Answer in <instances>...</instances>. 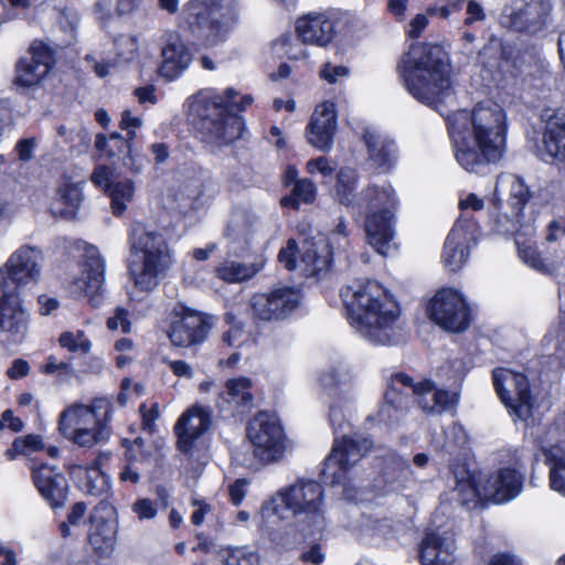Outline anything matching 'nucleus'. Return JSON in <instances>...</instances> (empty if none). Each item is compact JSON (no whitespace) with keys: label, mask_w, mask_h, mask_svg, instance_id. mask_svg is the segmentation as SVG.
I'll use <instances>...</instances> for the list:
<instances>
[{"label":"nucleus","mask_w":565,"mask_h":565,"mask_svg":"<svg viewBox=\"0 0 565 565\" xmlns=\"http://www.w3.org/2000/svg\"><path fill=\"white\" fill-rule=\"evenodd\" d=\"M351 327L374 344H391L397 334L398 305L373 280H356L341 289Z\"/></svg>","instance_id":"obj_3"},{"label":"nucleus","mask_w":565,"mask_h":565,"mask_svg":"<svg viewBox=\"0 0 565 565\" xmlns=\"http://www.w3.org/2000/svg\"><path fill=\"white\" fill-rule=\"evenodd\" d=\"M254 457L262 463L280 460L287 449V438L278 418L267 412L256 414L246 426Z\"/></svg>","instance_id":"obj_12"},{"label":"nucleus","mask_w":565,"mask_h":565,"mask_svg":"<svg viewBox=\"0 0 565 565\" xmlns=\"http://www.w3.org/2000/svg\"><path fill=\"white\" fill-rule=\"evenodd\" d=\"M139 411L142 429L149 434L153 433L156 430V422L159 418V405L153 403L148 407L146 404H142Z\"/></svg>","instance_id":"obj_55"},{"label":"nucleus","mask_w":565,"mask_h":565,"mask_svg":"<svg viewBox=\"0 0 565 565\" xmlns=\"http://www.w3.org/2000/svg\"><path fill=\"white\" fill-rule=\"evenodd\" d=\"M454 490L458 492L462 503H468L476 499L483 500V482L481 483L471 471L465 467H459L454 471Z\"/></svg>","instance_id":"obj_41"},{"label":"nucleus","mask_w":565,"mask_h":565,"mask_svg":"<svg viewBox=\"0 0 565 565\" xmlns=\"http://www.w3.org/2000/svg\"><path fill=\"white\" fill-rule=\"evenodd\" d=\"M44 447L43 440L38 435L18 437L9 447L4 456L8 460H14L18 456H30Z\"/></svg>","instance_id":"obj_49"},{"label":"nucleus","mask_w":565,"mask_h":565,"mask_svg":"<svg viewBox=\"0 0 565 565\" xmlns=\"http://www.w3.org/2000/svg\"><path fill=\"white\" fill-rule=\"evenodd\" d=\"M258 270L259 268L254 264L246 265L234 260H226L216 268L217 276L227 282H241L249 279Z\"/></svg>","instance_id":"obj_46"},{"label":"nucleus","mask_w":565,"mask_h":565,"mask_svg":"<svg viewBox=\"0 0 565 565\" xmlns=\"http://www.w3.org/2000/svg\"><path fill=\"white\" fill-rule=\"evenodd\" d=\"M495 391L511 416L525 423H535L540 414L524 374L507 367L492 373Z\"/></svg>","instance_id":"obj_11"},{"label":"nucleus","mask_w":565,"mask_h":565,"mask_svg":"<svg viewBox=\"0 0 565 565\" xmlns=\"http://www.w3.org/2000/svg\"><path fill=\"white\" fill-rule=\"evenodd\" d=\"M42 259L38 248L26 245L19 247L6 263L9 278L20 286L38 282Z\"/></svg>","instance_id":"obj_30"},{"label":"nucleus","mask_w":565,"mask_h":565,"mask_svg":"<svg viewBox=\"0 0 565 565\" xmlns=\"http://www.w3.org/2000/svg\"><path fill=\"white\" fill-rule=\"evenodd\" d=\"M306 168L308 173H320L324 178L331 177L334 171V167L331 164L329 159L323 156L310 159L307 162Z\"/></svg>","instance_id":"obj_57"},{"label":"nucleus","mask_w":565,"mask_h":565,"mask_svg":"<svg viewBox=\"0 0 565 565\" xmlns=\"http://www.w3.org/2000/svg\"><path fill=\"white\" fill-rule=\"evenodd\" d=\"M142 126V119L138 116H132L130 110H124L120 119V128L127 130L129 140L136 137V130Z\"/></svg>","instance_id":"obj_64"},{"label":"nucleus","mask_w":565,"mask_h":565,"mask_svg":"<svg viewBox=\"0 0 565 565\" xmlns=\"http://www.w3.org/2000/svg\"><path fill=\"white\" fill-rule=\"evenodd\" d=\"M341 15L334 10L311 11L296 21L297 36L305 44L329 46L339 33Z\"/></svg>","instance_id":"obj_19"},{"label":"nucleus","mask_w":565,"mask_h":565,"mask_svg":"<svg viewBox=\"0 0 565 565\" xmlns=\"http://www.w3.org/2000/svg\"><path fill=\"white\" fill-rule=\"evenodd\" d=\"M111 174V170L108 167L98 166L92 173L90 180L96 186L102 188L105 192H107L114 183L110 181Z\"/></svg>","instance_id":"obj_62"},{"label":"nucleus","mask_w":565,"mask_h":565,"mask_svg":"<svg viewBox=\"0 0 565 565\" xmlns=\"http://www.w3.org/2000/svg\"><path fill=\"white\" fill-rule=\"evenodd\" d=\"M53 63L50 49L42 42H34L26 56H23L17 66V84L30 87L40 83L49 73Z\"/></svg>","instance_id":"obj_29"},{"label":"nucleus","mask_w":565,"mask_h":565,"mask_svg":"<svg viewBox=\"0 0 565 565\" xmlns=\"http://www.w3.org/2000/svg\"><path fill=\"white\" fill-rule=\"evenodd\" d=\"M515 245L518 248L519 257L530 267L542 271V273H548L551 270V267L545 264L541 255L537 253L534 245L527 241L523 239L520 234H516L515 237Z\"/></svg>","instance_id":"obj_48"},{"label":"nucleus","mask_w":565,"mask_h":565,"mask_svg":"<svg viewBox=\"0 0 565 565\" xmlns=\"http://www.w3.org/2000/svg\"><path fill=\"white\" fill-rule=\"evenodd\" d=\"M358 183V173L352 168H341L337 175L334 194L337 200L344 205L354 204V190Z\"/></svg>","instance_id":"obj_45"},{"label":"nucleus","mask_w":565,"mask_h":565,"mask_svg":"<svg viewBox=\"0 0 565 565\" xmlns=\"http://www.w3.org/2000/svg\"><path fill=\"white\" fill-rule=\"evenodd\" d=\"M237 15L236 0H189L182 7L179 25L194 44L212 47L225 41Z\"/></svg>","instance_id":"obj_8"},{"label":"nucleus","mask_w":565,"mask_h":565,"mask_svg":"<svg viewBox=\"0 0 565 565\" xmlns=\"http://www.w3.org/2000/svg\"><path fill=\"white\" fill-rule=\"evenodd\" d=\"M43 371L46 374H58L62 376H73L75 374L71 362L58 361L53 355L47 358Z\"/></svg>","instance_id":"obj_56"},{"label":"nucleus","mask_w":565,"mask_h":565,"mask_svg":"<svg viewBox=\"0 0 565 565\" xmlns=\"http://www.w3.org/2000/svg\"><path fill=\"white\" fill-rule=\"evenodd\" d=\"M33 482L43 499L52 507L60 508L67 498L68 483L65 476L54 467L42 465L32 471Z\"/></svg>","instance_id":"obj_33"},{"label":"nucleus","mask_w":565,"mask_h":565,"mask_svg":"<svg viewBox=\"0 0 565 565\" xmlns=\"http://www.w3.org/2000/svg\"><path fill=\"white\" fill-rule=\"evenodd\" d=\"M161 56L160 74L170 81L179 77L192 61L190 50L177 32H168L163 35Z\"/></svg>","instance_id":"obj_31"},{"label":"nucleus","mask_w":565,"mask_h":565,"mask_svg":"<svg viewBox=\"0 0 565 565\" xmlns=\"http://www.w3.org/2000/svg\"><path fill=\"white\" fill-rule=\"evenodd\" d=\"M320 75L328 83L334 84L339 78L347 77L349 75V68L343 65L327 63L321 70Z\"/></svg>","instance_id":"obj_63"},{"label":"nucleus","mask_w":565,"mask_h":565,"mask_svg":"<svg viewBox=\"0 0 565 565\" xmlns=\"http://www.w3.org/2000/svg\"><path fill=\"white\" fill-rule=\"evenodd\" d=\"M253 404L252 381L241 376L226 381L225 392L220 395L217 401V408L221 413L241 416L249 411Z\"/></svg>","instance_id":"obj_32"},{"label":"nucleus","mask_w":565,"mask_h":565,"mask_svg":"<svg viewBox=\"0 0 565 565\" xmlns=\"http://www.w3.org/2000/svg\"><path fill=\"white\" fill-rule=\"evenodd\" d=\"M114 508L107 501H100L93 510L89 521L92 527L88 542L94 553L99 557H109L117 543V524L110 516Z\"/></svg>","instance_id":"obj_23"},{"label":"nucleus","mask_w":565,"mask_h":565,"mask_svg":"<svg viewBox=\"0 0 565 565\" xmlns=\"http://www.w3.org/2000/svg\"><path fill=\"white\" fill-rule=\"evenodd\" d=\"M73 475L77 479L81 489L89 495H102L110 489L109 477L97 466L76 467Z\"/></svg>","instance_id":"obj_40"},{"label":"nucleus","mask_w":565,"mask_h":565,"mask_svg":"<svg viewBox=\"0 0 565 565\" xmlns=\"http://www.w3.org/2000/svg\"><path fill=\"white\" fill-rule=\"evenodd\" d=\"M132 512L138 516L139 520H152L157 515V509L153 502L149 499H139L132 507Z\"/></svg>","instance_id":"obj_59"},{"label":"nucleus","mask_w":565,"mask_h":565,"mask_svg":"<svg viewBox=\"0 0 565 565\" xmlns=\"http://www.w3.org/2000/svg\"><path fill=\"white\" fill-rule=\"evenodd\" d=\"M412 394L419 407L427 413L440 414L451 409L458 402V393L435 390L429 380L414 379L404 372L392 373L387 380L384 402L376 414L377 420L393 426L405 414L407 396Z\"/></svg>","instance_id":"obj_6"},{"label":"nucleus","mask_w":565,"mask_h":565,"mask_svg":"<svg viewBox=\"0 0 565 565\" xmlns=\"http://www.w3.org/2000/svg\"><path fill=\"white\" fill-rule=\"evenodd\" d=\"M363 140L371 167L380 171L391 169L397 154L395 141L374 127L364 130Z\"/></svg>","instance_id":"obj_34"},{"label":"nucleus","mask_w":565,"mask_h":565,"mask_svg":"<svg viewBox=\"0 0 565 565\" xmlns=\"http://www.w3.org/2000/svg\"><path fill=\"white\" fill-rule=\"evenodd\" d=\"M542 151L550 159L565 158V111H555L546 121Z\"/></svg>","instance_id":"obj_37"},{"label":"nucleus","mask_w":565,"mask_h":565,"mask_svg":"<svg viewBox=\"0 0 565 565\" xmlns=\"http://www.w3.org/2000/svg\"><path fill=\"white\" fill-rule=\"evenodd\" d=\"M523 488V476L516 468H501L483 481V500L505 503L516 498Z\"/></svg>","instance_id":"obj_27"},{"label":"nucleus","mask_w":565,"mask_h":565,"mask_svg":"<svg viewBox=\"0 0 565 565\" xmlns=\"http://www.w3.org/2000/svg\"><path fill=\"white\" fill-rule=\"evenodd\" d=\"M299 264L296 262L298 246L295 239H289L278 254V260L288 270L297 267L308 277L318 276L326 271L331 264L332 252L324 238L317 241H305Z\"/></svg>","instance_id":"obj_16"},{"label":"nucleus","mask_w":565,"mask_h":565,"mask_svg":"<svg viewBox=\"0 0 565 565\" xmlns=\"http://www.w3.org/2000/svg\"><path fill=\"white\" fill-rule=\"evenodd\" d=\"M106 193L110 198L113 213L116 216H120L134 199L135 183L128 179L114 182Z\"/></svg>","instance_id":"obj_44"},{"label":"nucleus","mask_w":565,"mask_h":565,"mask_svg":"<svg viewBox=\"0 0 565 565\" xmlns=\"http://www.w3.org/2000/svg\"><path fill=\"white\" fill-rule=\"evenodd\" d=\"M373 447L372 440L362 436L335 439L331 454L324 460L322 473L331 482H341L344 475Z\"/></svg>","instance_id":"obj_18"},{"label":"nucleus","mask_w":565,"mask_h":565,"mask_svg":"<svg viewBox=\"0 0 565 565\" xmlns=\"http://www.w3.org/2000/svg\"><path fill=\"white\" fill-rule=\"evenodd\" d=\"M225 321L230 324V329L222 337L223 343L227 347H239L245 339L243 324L232 312L225 315Z\"/></svg>","instance_id":"obj_53"},{"label":"nucleus","mask_w":565,"mask_h":565,"mask_svg":"<svg viewBox=\"0 0 565 565\" xmlns=\"http://www.w3.org/2000/svg\"><path fill=\"white\" fill-rule=\"evenodd\" d=\"M515 75L545 81L550 76V64L540 50L532 47L519 52L513 58Z\"/></svg>","instance_id":"obj_38"},{"label":"nucleus","mask_w":565,"mask_h":565,"mask_svg":"<svg viewBox=\"0 0 565 565\" xmlns=\"http://www.w3.org/2000/svg\"><path fill=\"white\" fill-rule=\"evenodd\" d=\"M260 516L268 531H276L279 522L295 518L303 536L321 534L327 527L323 489L312 480L282 487L262 504Z\"/></svg>","instance_id":"obj_5"},{"label":"nucleus","mask_w":565,"mask_h":565,"mask_svg":"<svg viewBox=\"0 0 565 565\" xmlns=\"http://www.w3.org/2000/svg\"><path fill=\"white\" fill-rule=\"evenodd\" d=\"M105 263L94 246H86L81 276L71 282V292L85 297L93 306L99 303L104 285Z\"/></svg>","instance_id":"obj_21"},{"label":"nucleus","mask_w":565,"mask_h":565,"mask_svg":"<svg viewBox=\"0 0 565 565\" xmlns=\"http://www.w3.org/2000/svg\"><path fill=\"white\" fill-rule=\"evenodd\" d=\"M492 209V226L495 232L499 234H511L518 231V224L520 223L522 217H514V210H512V214L509 215L507 213H501L502 205L499 209H495L494 204L490 201Z\"/></svg>","instance_id":"obj_52"},{"label":"nucleus","mask_w":565,"mask_h":565,"mask_svg":"<svg viewBox=\"0 0 565 565\" xmlns=\"http://www.w3.org/2000/svg\"><path fill=\"white\" fill-rule=\"evenodd\" d=\"M58 342L62 348L73 353L87 354L92 349V342L82 330L65 331L60 335Z\"/></svg>","instance_id":"obj_51"},{"label":"nucleus","mask_w":565,"mask_h":565,"mask_svg":"<svg viewBox=\"0 0 565 565\" xmlns=\"http://www.w3.org/2000/svg\"><path fill=\"white\" fill-rule=\"evenodd\" d=\"M139 0H96L93 13L102 28H107L115 18L131 14Z\"/></svg>","instance_id":"obj_39"},{"label":"nucleus","mask_w":565,"mask_h":565,"mask_svg":"<svg viewBox=\"0 0 565 565\" xmlns=\"http://www.w3.org/2000/svg\"><path fill=\"white\" fill-rule=\"evenodd\" d=\"M537 443L550 467V488L565 497V413L537 436Z\"/></svg>","instance_id":"obj_15"},{"label":"nucleus","mask_w":565,"mask_h":565,"mask_svg":"<svg viewBox=\"0 0 565 565\" xmlns=\"http://www.w3.org/2000/svg\"><path fill=\"white\" fill-rule=\"evenodd\" d=\"M128 271L134 287L142 292L154 290L174 263L173 252L162 233L135 225L129 233Z\"/></svg>","instance_id":"obj_7"},{"label":"nucleus","mask_w":565,"mask_h":565,"mask_svg":"<svg viewBox=\"0 0 565 565\" xmlns=\"http://www.w3.org/2000/svg\"><path fill=\"white\" fill-rule=\"evenodd\" d=\"M114 51L117 63H128L138 56V39L130 34H121L114 39Z\"/></svg>","instance_id":"obj_50"},{"label":"nucleus","mask_w":565,"mask_h":565,"mask_svg":"<svg viewBox=\"0 0 565 565\" xmlns=\"http://www.w3.org/2000/svg\"><path fill=\"white\" fill-rule=\"evenodd\" d=\"M216 557L222 565H259L260 555L247 545L221 546L216 551Z\"/></svg>","instance_id":"obj_42"},{"label":"nucleus","mask_w":565,"mask_h":565,"mask_svg":"<svg viewBox=\"0 0 565 565\" xmlns=\"http://www.w3.org/2000/svg\"><path fill=\"white\" fill-rule=\"evenodd\" d=\"M300 291L292 287H278L268 294L255 295L252 300L254 315L265 321L289 316L299 305Z\"/></svg>","instance_id":"obj_22"},{"label":"nucleus","mask_w":565,"mask_h":565,"mask_svg":"<svg viewBox=\"0 0 565 565\" xmlns=\"http://www.w3.org/2000/svg\"><path fill=\"white\" fill-rule=\"evenodd\" d=\"M477 244V227L466 218H459L447 235L441 263L451 273L460 270L468 262L471 248Z\"/></svg>","instance_id":"obj_20"},{"label":"nucleus","mask_w":565,"mask_h":565,"mask_svg":"<svg viewBox=\"0 0 565 565\" xmlns=\"http://www.w3.org/2000/svg\"><path fill=\"white\" fill-rule=\"evenodd\" d=\"M107 327L109 330L120 329L124 333L130 332L131 323L128 319V311L121 307L116 308L115 315L107 320Z\"/></svg>","instance_id":"obj_58"},{"label":"nucleus","mask_w":565,"mask_h":565,"mask_svg":"<svg viewBox=\"0 0 565 565\" xmlns=\"http://www.w3.org/2000/svg\"><path fill=\"white\" fill-rule=\"evenodd\" d=\"M457 162L467 171L498 162L507 148L508 118L504 108L492 100L476 104L447 117Z\"/></svg>","instance_id":"obj_1"},{"label":"nucleus","mask_w":565,"mask_h":565,"mask_svg":"<svg viewBox=\"0 0 565 565\" xmlns=\"http://www.w3.org/2000/svg\"><path fill=\"white\" fill-rule=\"evenodd\" d=\"M544 0H514L507 10L509 26L519 32H534L541 29L550 12Z\"/></svg>","instance_id":"obj_26"},{"label":"nucleus","mask_w":565,"mask_h":565,"mask_svg":"<svg viewBox=\"0 0 565 565\" xmlns=\"http://www.w3.org/2000/svg\"><path fill=\"white\" fill-rule=\"evenodd\" d=\"M237 97L238 92L233 87L222 92L204 88L185 100L186 116L203 141L222 146L242 136L244 119L238 113L244 111L253 103V97L243 95L238 102Z\"/></svg>","instance_id":"obj_2"},{"label":"nucleus","mask_w":565,"mask_h":565,"mask_svg":"<svg viewBox=\"0 0 565 565\" xmlns=\"http://www.w3.org/2000/svg\"><path fill=\"white\" fill-rule=\"evenodd\" d=\"M210 316L175 305L166 318V334L175 347L189 348L203 343L212 329Z\"/></svg>","instance_id":"obj_13"},{"label":"nucleus","mask_w":565,"mask_h":565,"mask_svg":"<svg viewBox=\"0 0 565 565\" xmlns=\"http://www.w3.org/2000/svg\"><path fill=\"white\" fill-rule=\"evenodd\" d=\"M56 195L62 203L71 209L70 213L72 214L79 206L83 199L81 183L63 177L58 182Z\"/></svg>","instance_id":"obj_47"},{"label":"nucleus","mask_w":565,"mask_h":565,"mask_svg":"<svg viewBox=\"0 0 565 565\" xmlns=\"http://www.w3.org/2000/svg\"><path fill=\"white\" fill-rule=\"evenodd\" d=\"M29 318L15 289L9 290L8 278L0 270V335L21 342L28 332Z\"/></svg>","instance_id":"obj_17"},{"label":"nucleus","mask_w":565,"mask_h":565,"mask_svg":"<svg viewBox=\"0 0 565 565\" xmlns=\"http://www.w3.org/2000/svg\"><path fill=\"white\" fill-rule=\"evenodd\" d=\"M458 207L461 212H478L484 207V200L476 193H463L459 198Z\"/></svg>","instance_id":"obj_61"},{"label":"nucleus","mask_w":565,"mask_h":565,"mask_svg":"<svg viewBox=\"0 0 565 565\" xmlns=\"http://www.w3.org/2000/svg\"><path fill=\"white\" fill-rule=\"evenodd\" d=\"M87 507L84 502H76L72 505L67 520L62 522L60 525V531L63 537H68L73 533L71 531V526H78L84 521V516L86 514Z\"/></svg>","instance_id":"obj_54"},{"label":"nucleus","mask_w":565,"mask_h":565,"mask_svg":"<svg viewBox=\"0 0 565 565\" xmlns=\"http://www.w3.org/2000/svg\"><path fill=\"white\" fill-rule=\"evenodd\" d=\"M362 194L367 202L365 220L367 242L376 253L388 256L397 248L395 215L399 200L391 184L367 186Z\"/></svg>","instance_id":"obj_10"},{"label":"nucleus","mask_w":565,"mask_h":565,"mask_svg":"<svg viewBox=\"0 0 565 565\" xmlns=\"http://www.w3.org/2000/svg\"><path fill=\"white\" fill-rule=\"evenodd\" d=\"M407 92L419 103L438 108L455 94L451 65L439 45L414 46L398 64Z\"/></svg>","instance_id":"obj_4"},{"label":"nucleus","mask_w":565,"mask_h":565,"mask_svg":"<svg viewBox=\"0 0 565 565\" xmlns=\"http://www.w3.org/2000/svg\"><path fill=\"white\" fill-rule=\"evenodd\" d=\"M212 422V411L209 406L195 404L188 408L174 426L178 436V447L188 452L194 441L209 429Z\"/></svg>","instance_id":"obj_25"},{"label":"nucleus","mask_w":565,"mask_h":565,"mask_svg":"<svg viewBox=\"0 0 565 565\" xmlns=\"http://www.w3.org/2000/svg\"><path fill=\"white\" fill-rule=\"evenodd\" d=\"M114 407L106 397L94 398L89 404L75 403L58 416L61 434L79 447L92 448L111 435Z\"/></svg>","instance_id":"obj_9"},{"label":"nucleus","mask_w":565,"mask_h":565,"mask_svg":"<svg viewBox=\"0 0 565 565\" xmlns=\"http://www.w3.org/2000/svg\"><path fill=\"white\" fill-rule=\"evenodd\" d=\"M130 142L131 140H125L119 134L114 132L109 138H106L104 135H97L95 146L98 151L105 153L108 158L124 156L125 166L138 173L142 170V162L132 154Z\"/></svg>","instance_id":"obj_36"},{"label":"nucleus","mask_w":565,"mask_h":565,"mask_svg":"<svg viewBox=\"0 0 565 565\" xmlns=\"http://www.w3.org/2000/svg\"><path fill=\"white\" fill-rule=\"evenodd\" d=\"M337 130L335 105L332 102L319 104L307 126L308 142L321 151H329L332 147Z\"/></svg>","instance_id":"obj_28"},{"label":"nucleus","mask_w":565,"mask_h":565,"mask_svg":"<svg viewBox=\"0 0 565 565\" xmlns=\"http://www.w3.org/2000/svg\"><path fill=\"white\" fill-rule=\"evenodd\" d=\"M456 548L451 530L428 529L418 544V559L422 565H452Z\"/></svg>","instance_id":"obj_24"},{"label":"nucleus","mask_w":565,"mask_h":565,"mask_svg":"<svg viewBox=\"0 0 565 565\" xmlns=\"http://www.w3.org/2000/svg\"><path fill=\"white\" fill-rule=\"evenodd\" d=\"M300 559L309 565H321L326 559V553L320 544L315 543L301 553Z\"/></svg>","instance_id":"obj_60"},{"label":"nucleus","mask_w":565,"mask_h":565,"mask_svg":"<svg viewBox=\"0 0 565 565\" xmlns=\"http://www.w3.org/2000/svg\"><path fill=\"white\" fill-rule=\"evenodd\" d=\"M428 317L449 332H462L470 324V310L463 295L455 288H441L427 303Z\"/></svg>","instance_id":"obj_14"},{"label":"nucleus","mask_w":565,"mask_h":565,"mask_svg":"<svg viewBox=\"0 0 565 565\" xmlns=\"http://www.w3.org/2000/svg\"><path fill=\"white\" fill-rule=\"evenodd\" d=\"M317 198V186L308 178H301L291 188L290 194L281 198V205L298 210L301 204H312Z\"/></svg>","instance_id":"obj_43"},{"label":"nucleus","mask_w":565,"mask_h":565,"mask_svg":"<svg viewBox=\"0 0 565 565\" xmlns=\"http://www.w3.org/2000/svg\"><path fill=\"white\" fill-rule=\"evenodd\" d=\"M504 190H509V205L511 210H514V217H522L523 207L530 198L529 188L518 175L507 173L500 174L491 196V202L494 204L495 209H499L502 205L500 194Z\"/></svg>","instance_id":"obj_35"}]
</instances>
